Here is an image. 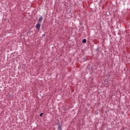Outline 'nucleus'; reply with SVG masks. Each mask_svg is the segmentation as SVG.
Returning a JSON list of instances; mask_svg holds the SVG:
<instances>
[{"instance_id": "3", "label": "nucleus", "mask_w": 130, "mask_h": 130, "mask_svg": "<svg viewBox=\"0 0 130 130\" xmlns=\"http://www.w3.org/2000/svg\"><path fill=\"white\" fill-rule=\"evenodd\" d=\"M82 42L83 43H86V42H87V40H86L85 39H83L82 40Z\"/></svg>"}, {"instance_id": "2", "label": "nucleus", "mask_w": 130, "mask_h": 130, "mask_svg": "<svg viewBox=\"0 0 130 130\" xmlns=\"http://www.w3.org/2000/svg\"><path fill=\"white\" fill-rule=\"evenodd\" d=\"M42 20H43V17H42V16H40L39 18V21H40V22H41Z\"/></svg>"}, {"instance_id": "4", "label": "nucleus", "mask_w": 130, "mask_h": 130, "mask_svg": "<svg viewBox=\"0 0 130 130\" xmlns=\"http://www.w3.org/2000/svg\"><path fill=\"white\" fill-rule=\"evenodd\" d=\"M58 130H61V126H60V125H59L58 126Z\"/></svg>"}, {"instance_id": "5", "label": "nucleus", "mask_w": 130, "mask_h": 130, "mask_svg": "<svg viewBox=\"0 0 130 130\" xmlns=\"http://www.w3.org/2000/svg\"><path fill=\"white\" fill-rule=\"evenodd\" d=\"M43 115V113H41L40 114V116H42Z\"/></svg>"}, {"instance_id": "1", "label": "nucleus", "mask_w": 130, "mask_h": 130, "mask_svg": "<svg viewBox=\"0 0 130 130\" xmlns=\"http://www.w3.org/2000/svg\"><path fill=\"white\" fill-rule=\"evenodd\" d=\"M40 27H41V24H40V23H38V24H37L36 25V28L38 30H40Z\"/></svg>"}]
</instances>
